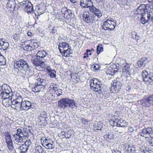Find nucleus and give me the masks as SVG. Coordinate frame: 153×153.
I'll return each mask as SVG.
<instances>
[{"label":"nucleus","mask_w":153,"mask_h":153,"mask_svg":"<svg viewBox=\"0 0 153 153\" xmlns=\"http://www.w3.org/2000/svg\"><path fill=\"white\" fill-rule=\"evenodd\" d=\"M47 113L45 111L42 112L41 114V116L40 117L39 119H41V117H42L44 119V120H45L47 118Z\"/></svg>","instance_id":"37998d69"},{"label":"nucleus","mask_w":153,"mask_h":153,"mask_svg":"<svg viewBox=\"0 0 153 153\" xmlns=\"http://www.w3.org/2000/svg\"><path fill=\"white\" fill-rule=\"evenodd\" d=\"M57 86H54V87L52 88V89H53V91H56L57 90V89L58 88Z\"/></svg>","instance_id":"69168bd1"},{"label":"nucleus","mask_w":153,"mask_h":153,"mask_svg":"<svg viewBox=\"0 0 153 153\" xmlns=\"http://www.w3.org/2000/svg\"><path fill=\"white\" fill-rule=\"evenodd\" d=\"M114 69H113L111 67L109 68L106 71V73L108 74H111V73H115V72H117Z\"/></svg>","instance_id":"e433bc0d"},{"label":"nucleus","mask_w":153,"mask_h":153,"mask_svg":"<svg viewBox=\"0 0 153 153\" xmlns=\"http://www.w3.org/2000/svg\"><path fill=\"white\" fill-rule=\"evenodd\" d=\"M141 151L144 153H149V151L147 150L146 149H143Z\"/></svg>","instance_id":"680f3d73"},{"label":"nucleus","mask_w":153,"mask_h":153,"mask_svg":"<svg viewBox=\"0 0 153 153\" xmlns=\"http://www.w3.org/2000/svg\"><path fill=\"white\" fill-rule=\"evenodd\" d=\"M55 92L56 93V94L58 96L61 95L62 94V90L59 88H57Z\"/></svg>","instance_id":"09e8293b"},{"label":"nucleus","mask_w":153,"mask_h":153,"mask_svg":"<svg viewBox=\"0 0 153 153\" xmlns=\"http://www.w3.org/2000/svg\"><path fill=\"white\" fill-rule=\"evenodd\" d=\"M148 144L150 146L153 147V138L148 141Z\"/></svg>","instance_id":"6e6d98bb"},{"label":"nucleus","mask_w":153,"mask_h":153,"mask_svg":"<svg viewBox=\"0 0 153 153\" xmlns=\"http://www.w3.org/2000/svg\"><path fill=\"white\" fill-rule=\"evenodd\" d=\"M115 27L114 24H112L111 21H109L108 19L104 22L102 25L103 28L105 30H113L115 28Z\"/></svg>","instance_id":"ddd939ff"},{"label":"nucleus","mask_w":153,"mask_h":153,"mask_svg":"<svg viewBox=\"0 0 153 153\" xmlns=\"http://www.w3.org/2000/svg\"><path fill=\"white\" fill-rule=\"evenodd\" d=\"M29 41V43L32 45L33 49H36L39 46L38 45L39 41L36 39H30Z\"/></svg>","instance_id":"a878e982"},{"label":"nucleus","mask_w":153,"mask_h":153,"mask_svg":"<svg viewBox=\"0 0 153 153\" xmlns=\"http://www.w3.org/2000/svg\"><path fill=\"white\" fill-rule=\"evenodd\" d=\"M140 104L143 106L149 107L153 106V95H152L147 98L142 99Z\"/></svg>","instance_id":"423d86ee"},{"label":"nucleus","mask_w":153,"mask_h":153,"mask_svg":"<svg viewBox=\"0 0 153 153\" xmlns=\"http://www.w3.org/2000/svg\"><path fill=\"white\" fill-rule=\"evenodd\" d=\"M41 140L43 146L48 149H53L55 147L53 141L48 137H42Z\"/></svg>","instance_id":"39448f33"},{"label":"nucleus","mask_w":153,"mask_h":153,"mask_svg":"<svg viewBox=\"0 0 153 153\" xmlns=\"http://www.w3.org/2000/svg\"><path fill=\"white\" fill-rule=\"evenodd\" d=\"M88 54L86 53H84V56L83 57L84 58H85L87 57H88Z\"/></svg>","instance_id":"0e129e2a"},{"label":"nucleus","mask_w":153,"mask_h":153,"mask_svg":"<svg viewBox=\"0 0 153 153\" xmlns=\"http://www.w3.org/2000/svg\"><path fill=\"white\" fill-rule=\"evenodd\" d=\"M8 86L7 84H3L1 86V91H5L6 89V88Z\"/></svg>","instance_id":"4d7b16f0"},{"label":"nucleus","mask_w":153,"mask_h":153,"mask_svg":"<svg viewBox=\"0 0 153 153\" xmlns=\"http://www.w3.org/2000/svg\"><path fill=\"white\" fill-rule=\"evenodd\" d=\"M5 58L2 55H0V65H4L6 64Z\"/></svg>","instance_id":"c9c22d12"},{"label":"nucleus","mask_w":153,"mask_h":153,"mask_svg":"<svg viewBox=\"0 0 153 153\" xmlns=\"http://www.w3.org/2000/svg\"><path fill=\"white\" fill-rule=\"evenodd\" d=\"M56 32V30L55 28V27H53V28L51 30V33L53 34H54Z\"/></svg>","instance_id":"13d9d810"},{"label":"nucleus","mask_w":153,"mask_h":153,"mask_svg":"<svg viewBox=\"0 0 153 153\" xmlns=\"http://www.w3.org/2000/svg\"><path fill=\"white\" fill-rule=\"evenodd\" d=\"M150 17L151 15L149 13H147L146 15H143L140 19L141 23L143 24H146L149 22Z\"/></svg>","instance_id":"4be33fe9"},{"label":"nucleus","mask_w":153,"mask_h":153,"mask_svg":"<svg viewBox=\"0 0 153 153\" xmlns=\"http://www.w3.org/2000/svg\"><path fill=\"white\" fill-rule=\"evenodd\" d=\"M125 120L120 117H118L115 120V121H114V124L116 123L117 127H124L126 126L125 124L126 123Z\"/></svg>","instance_id":"6ab92c4d"},{"label":"nucleus","mask_w":153,"mask_h":153,"mask_svg":"<svg viewBox=\"0 0 153 153\" xmlns=\"http://www.w3.org/2000/svg\"><path fill=\"white\" fill-rule=\"evenodd\" d=\"M135 13H136L140 14L141 16L143 15H146L147 13H148L146 7L144 4L140 5L137 9Z\"/></svg>","instance_id":"4468645a"},{"label":"nucleus","mask_w":153,"mask_h":153,"mask_svg":"<svg viewBox=\"0 0 153 153\" xmlns=\"http://www.w3.org/2000/svg\"><path fill=\"white\" fill-rule=\"evenodd\" d=\"M4 94H5V96H6V99L9 98L10 96V94H11L10 91L7 88L6 89L5 91H4Z\"/></svg>","instance_id":"c03bdc74"},{"label":"nucleus","mask_w":153,"mask_h":153,"mask_svg":"<svg viewBox=\"0 0 153 153\" xmlns=\"http://www.w3.org/2000/svg\"><path fill=\"white\" fill-rule=\"evenodd\" d=\"M93 4L91 0H80V4L82 8H89Z\"/></svg>","instance_id":"f3484780"},{"label":"nucleus","mask_w":153,"mask_h":153,"mask_svg":"<svg viewBox=\"0 0 153 153\" xmlns=\"http://www.w3.org/2000/svg\"><path fill=\"white\" fill-rule=\"evenodd\" d=\"M109 21H111V22L112 24H114L115 25H116V22H117L116 21H114V19H110L109 20Z\"/></svg>","instance_id":"bf43d9fd"},{"label":"nucleus","mask_w":153,"mask_h":153,"mask_svg":"<svg viewBox=\"0 0 153 153\" xmlns=\"http://www.w3.org/2000/svg\"><path fill=\"white\" fill-rule=\"evenodd\" d=\"M32 84H33L32 90L35 92H39L42 89H44L45 88V87H43L38 84V82H37L36 81L34 83H32Z\"/></svg>","instance_id":"aec40b11"},{"label":"nucleus","mask_w":153,"mask_h":153,"mask_svg":"<svg viewBox=\"0 0 153 153\" xmlns=\"http://www.w3.org/2000/svg\"><path fill=\"white\" fill-rule=\"evenodd\" d=\"M100 66L97 64H95L91 67V70L95 72H97L98 71Z\"/></svg>","instance_id":"72a5a7b5"},{"label":"nucleus","mask_w":153,"mask_h":153,"mask_svg":"<svg viewBox=\"0 0 153 153\" xmlns=\"http://www.w3.org/2000/svg\"><path fill=\"white\" fill-rule=\"evenodd\" d=\"M31 143L32 142L30 140H28L26 141L25 143L23 144L25 146H26L27 148H29V147L31 145Z\"/></svg>","instance_id":"49530a36"},{"label":"nucleus","mask_w":153,"mask_h":153,"mask_svg":"<svg viewBox=\"0 0 153 153\" xmlns=\"http://www.w3.org/2000/svg\"><path fill=\"white\" fill-rule=\"evenodd\" d=\"M148 129L147 128L143 129L141 132L140 133V135L142 137H145L146 136L148 135H149L150 136V134Z\"/></svg>","instance_id":"7c9ffc66"},{"label":"nucleus","mask_w":153,"mask_h":153,"mask_svg":"<svg viewBox=\"0 0 153 153\" xmlns=\"http://www.w3.org/2000/svg\"><path fill=\"white\" fill-rule=\"evenodd\" d=\"M22 106L23 107L22 110L27 111L30 109H33V106L31 102L28 100H24L22 102Z\"/></svg>","instance_id":"dca6fc26"},{"label":"nucleus","mask_w":153,"mask_h":153,"mask_svg":"<svg viewBox=\"0 0 153 153\" xmlns=\"http://www.w3.org/2000/svg\"><path fill=\"white\" fill-rule=\"evenodd\" d=\"M0 99H6L3 91H1L0 89Z\"/></svg>","instance_id":"de8ad7c7"},{"label":"nucleus","mask_w":153,"mask_h":153,"mask_svg":"<svg viewBox=\"0 0 153 153\" xmlns=\"http://www.w3.org/2000/svg\"><path fill=\"white\" fill-rule=\"evenodd\" d=\"M142 75L144 82L149 83L153 81V74L150 73L149 74L146 71L144 70L143 71Z\"/></svg>","instance_id":"f8f14e48"},{"label":"nucleus","mask_w":153,"mask_h":153,"mask_svg":"<svg viewBox=\"0 0 153 153\" xmlns=\"http://www.w3.org/2000/svg\"><path fill=\"white\" fill-rule=\"evenodd\" d=\"M45 149L41 146H38L36 147L34 153H42L45 152Z\"/></svg>","instance_id":"473e14b6"},{"label":"nucleus","mask_w":153,"mask_h":153,"mask_svg":"<svg viewBox=\"0 0 153 153\" xmlns=\"http://www.w3.org/2000/svg\"><path fill=\"white\" fill-rule=\"evenodd\" d=\"M56 71L54 70H51L49 71V74L52 78L55 77Z\"/></svg>","instance_id":"a19ab883"},{"label":"nucleus","mask_w":153,"mask_h":153,"mask_svg":"<svg viewBox=\"0 0 153 153\" xmlns=\"http://www.w3.org/2000/svg\"><path fill=\"white\" fill-rule=\"evenodd\" d=\"M105 137H106L107 140L109 141L110 140L113 138V137L110 136V134H108L105 136Z\"/></svg>","instance_id":"5fc2aeb1"},{"label":"nucleus","mask_w":153,"mask_h":153,"mask_svg":"<svg viewBox=\"0 0 153 153\" xmlns=\"http://www.w3.org/2000/svg\"><path fill=\"white\" fill-rule=\"evenodd\" d=\"M12 106L13 108H15L18 111H22L23 107L22 106V103L17 102L15 101H12Z\"/></svg>","instance_id":"b1692460"},{"label":"nucleus","mask_w":153,"mask_h":153,"mask_svg":"<svg viewBox=\"0 0 153 153\" xmlns=\"http://www.w3.org/2000/svg\"><path fill=\"white\" fill-rule=\"evenodd\" d=\"M25 48H26V50H28V51H31L32 49H33L32 45L31 46L29 44L26 46Z\"/></svg>","instance_id":"864d4df0"},{"label":"nucleus","mask_w":153,"mask_h":153,"mask_svg":"<svg viewBox=\"0 0 153 153\" xmlns=\"http://www.w3.org/2000/svg\"><path fill=\"white\" fill-rule=\"evenodd\" d=\"M80 120L82 121V123L84 125H85L88 123V121L84 118H80Z\"/></svg>","instance_id":"603ef678"},{"label":"nucleus","mask_w":153,"mask_h":153,"mask_svg":"<svg viewBox=\"0 0 153 153\" xmlns=\"http://www.w3.org/2000/svg\"><path fill=\"white\" fill-rule=\"evenodd\" d=\"M27 36L30 37H31L33 35V34L31 32H28L27 33Z\"/></svg>","instance_id":"052dcab7"},{"label":"nucleus","mask_w":153,"mask_h":153,"mask_svg":"<svg viewBox=\"0 0 153 153\" xmlns=\"http://www.w3.org/2000/svg\"><path fill=\"white\" fill-rule=\"evenodd\" d=\"M16 5V3L15 0H8V2H7V6L9 7L10 10L13 11Z\"/></svg>","instance_id":"393cba45"},{"label":"nucleus","mask_w":153,"mask_h":153,"mask_svg":"<svg viewBox=\"0 0 153 153\" xmlns=\"http://www.w3.org/2000/svg\"><path fill=\"white\" fill-rule=\"evenodd\" d=\"M124 66V68L123 69L122 75L127 78L130 75V66L129 64H126Z\"/></svg>","instance_id":"a211bd4d"},{"label":"nucleus","mask_w":153,"mask_h":153,"mask_svg":"<svg viewBox=\"0 0 153 153\" xmlns=\"http://www.w3.org/2000/svg\"><path fill=\"white\" fill-rule=\"evenodd\" d=\"M83 19L85 22L89 24L95 23L97 20L95 19L94 15L90 14L89 13L83 14Z\"/></svg>","instance_id":"0eeeda50"},{"label":"nucleus","mask_w":153,"mask_h":153,"mask_svg":"<svg viewBox=\"0 0 153 153\" xmlns=\"http://www.w3.org/2000/svg\"><path fill=\"white\" fill-rule=\"evenodd\" d=\"M45 59H42L37 56L32 60V63L35 66H40L41 68H44L47 67V65L45 63Z\"/></svg>","instance_id":"9b49d317"},{"label":"nucleus","mask_w":153,"mask_h":153,"mask_svg":"<svg viewBox=\"0 0 153 153\" xmlns=\"http://www.w3.org/2000/svg\"><path fill=\"white\" fill-rule=\"evenodd\" d=\"M6 143L9 149L10 150L12 151L13 149L14 148L12 140L7 142Z\"/></svg>","instance_id":"ea45409f"},{"label":"nucleus","mask_w":153,"mask_h":153,"mask_svg":"<svg viewBox=\"0 0 153 153\" xmlns=\"http://www.w3.org/2000/svg\"><path fill=\"white\" fill-rule=\"evenodd\" d=\"M147 128L150 134V137H152V135L153 134V128L150 127H147Z\"/></svg>","instance_id":"3c124183"},{"label":"nucleus","mask_w":153,"mask_h":153,"mask_svg":"<svg viewBox=\"0 0 153 153\" xmlns=\"http://www.w3.org/2000/svg\"><path fill=\"white\" fill-rule=\"evenodd\" d=\"M54 86H57V85L56 84H53L52 85H51L50 86V87L52 89L54 87Z\"/></svg>","instance_id":"e2e57ef3"},{"label":"nucleus","mask_w":153,"mask_h":153,"mask_svg":"<svg viewBox=\"0 0 153 153\" xmlns=\"http://www.w3.org/2000/svg\"><path fill=\"white\" fill-rule=\"evenodd\" d=\"M131 34H132L133 35H134V36H132V38L136 40L137 41V40L139 38V36L137 35V34L136 32L134 31H132L131 33Z\"/></svg>","instance_id":"79ce46f5"},{"label":"nucleus","mask_w":153,"mask_h":153,"mask_svg":"<svg viewBox=\"0 0 153 153\" xmlns=\"http://www.w3.org/2000/svg\"><path fill=\"white\" fill-rule=\"evenodd\" d=\"M71 49L70 48H68L67 49L65 50V49H63V51H62V54L65 57H68L69 56L70 53H69L68 52H67V51H71Z\"/></svg>","instance_id":"4c0bfd02"},{"label":"nucleus","mask_w":153,"mask_h":153,"mask_svg":"<svg viewBox=\"0 0 153 153\" xmlns=\"http://www.w3.org/2000/svg\"><path fill=\"white\" fill-rule=\"evenodd\" d=\"M3 39H0V49L5 51L7 49L9 46V44L7 42L3 41Z\"/></svg>","instance_id":"5701e85b"},{"label":"nucleus","mask_w":153,"mask_h":153,"mask_svg":"<svg viewBox=\"0 0 153 153\" xmlns=\"http://www.w3.org/2000/svg\"><path fill=\"white\" fill-rule=\"evenodd\" d=\"M12 99L13 100L12 101H15L17 102L22 103L23 101L22 97L19 94L15 96H13L12 97Z\"/></svg>","instance_id":"cd10ccee"},{"label":"nucleus","mask_w":153,"mask_h":153,"mask_svg":"<svg viewBox=\"0 0 153 153\" xmlns=\"http://www.w3.org/2000/svg\"><path fill=\"white\" fill-rule=\"evenodd\" d=\"M122 81L120 78H117L114 80L113 86L111 87L112 89L114 90L115 93H118L121 89L122 85Z\"/></svg>","instance_id":"9d476101"},{"label":"nucleus","mask_w":153,"mask_h":153,"mask_svg":"<svg viewBox=\"0 0 153 153\" xmlns=\"http://www.w3.org/2000/svg\"><path fill=\"white\" fill-rule=\"evenodd\" d=\"M59 48H62L64 49H66L67 48H71V47L69 46V45L68 43L65 42H60L59 45Z\"/></svg>","instance_id":"2f4dec72"},{"label":"nucleus","mask_w":153,"mask_h":153,"mask_svg":"<svg viewBox=\"0 0 153 153\" xmlns=\"http://www.w3.org/2000/svg\"><path fill=\"white\" fill-rule=\"evenodd\" d=\"M97 52L98 55L103 51V48L102 45H99L97 46Z\"/></svg>","instance_id":"58836bf2"},{"label":"nucleus","mask_w":153,"mask_h":153,"mask_svg":"<svg viewBox=\"0 0 153 153\" xmlns=\"http://www.w3.org/2000/svg\"><path fill=\"white\" fill-rule=\"evenodd\" d=\"M102 125L100 123H98L96 126L95 128L97 130H101L102 128Z\"/></svg>","instance_id":"a18cd8bd"},{"label":"nucleus","mask_w":153,"mask_h":153,"mask_svg":"<svg viewBox=\"0 0 153 153\" xmlns=\"http://www.w3.org/2000/svg\"><path fill=\"white\" fill-rule=\"evenodd\" d=\"M31 134V131L29 129L19 128L17 129L16 133L13 135V137L16 142L22 143L25 140L28 139Z\"/></svg>","instance_id":"f257e3e1"},{"label":"nucleus","mask_w":153,"mask_h":153,"mask_svg":"<svg viewBox=\"0 0 153 153\" xmlns=\"http://www.w3.org/2000/svg\"><path fill=\"white\" fill-rule=\"evenodd\" d=\"M65 131H62L61 132V135H63V136H65Z\"/></svg>","instance_id":"338daca9"},{"label":"nucleus","mask_w":153,"mask_h":153,"mask_svg":"<svg viewBox=\"0 0 153 153\" xmlns=\"http://www.w3.org/2000/svg\"><path fill=\"white\" fill-rule=\"evenodd\" d=\"M47 54L46 52L44 50H41L39 51L38 52L36 56L41 58L42 59H45L44 58L45 57Z\"/></svg>","instance_id":"c85d7f7f"},{"label":"nucleus","mask_w":153,"mask_h":153,"mask_svg":"<svg viewBox=\"0 0 153 153\" xmlns=\"http://www.w3.org/2000/svg\"><path fill=\"white\" fill-rule=\"evenodd\" d=\"M58 106L60 108L63 109L71 108L73 109L74 107H76V102L73 100L69 98H62L58 101Z\"/></svg>","instance_id":"7ed1b4c3"},{"label":"nucleus","mask_w":153,"mask_h":153,"mask_svg":"<svg viewBox=\"0 0 153 153\" xmlns=\"http://www.w3.org/2000/svg\"><path fill=\"white\" fill-rule=\"evenodd\" d=\"M128 153H137L134 146H128L127 149Z\"/></svg>","instance_id":"c756f323"},{"label":"nucleus","mask_w":153,"mask_h":153,"mask_svg":"<svg viewBox=\"0 0 153 153\" xmlns=\"http://www.w3.org/2000/svg\"><path fill=\"white\" fill-rule=\"evenodd\" d=\"M89 10L91 13L95 15L98 18H100L102 16V14L99 9L96 8L95 6H91L89 8Z\"/></svg>","instance_id":"2eb2a0df"},{"label":"nucleus","mask_w":153,"mask_h":153,"mask_svg":"<svg viewBox=\"0 0 153 153\" xmlns=\"http://www.w3.org/2000/svg\"><path fill=\"white\" fill-rule=\"evenodd\" d=\"M5 137L6 143L12 141L11 136L10 135H5Z\"/></svg>","instance_id":"8fccbe9b"},{"label":"nucleus","mask_w":153,"mask_h":153,"mask_svg":"<svg viewBox=\"0 0 153 153\" xmlns=\"http://www.w3.org/2000/svg\"><path fill=\"white\" fill-rule=\"evenodd\" d=\"M22 6L24 7V10L29 14L33 12V8L32 3L28 1H23L22 2Z\"/></svg>","instance_id":"6e6552de"},{"label":"nucleus","mask_w":153,"mask_h":153,"mask_svg":"<svg viewBox=\"0 0 153 153\" xmlns=\"http://www.w3.org/2000/svg\"><path fill=\"white\" fill-rule=\"evenodd\" d=\"M62 14H64V17L65 18L69 19L72 16L71 11L70 10H67L66 8L62 9L61 11Z\"/></svg>","instance_id":"412c9836"},{"label":"nucleus","mask_w":153,"mask_h":153,"mask_svg":"<svg viewBox=\"0 0 153 153\" xmlns=\"http://www.w3.org/2000/svg\"><path fill=\"white\" fill-rule=\"evenodd\" d=\"M147 61L145 58H142L140 59L137 62V65L139 68H143L145 67L146 65Z\"/></svg>","instance_id":"bb28decb"},{"label":"nucleus","mask_w":153,"mask_h":153,"mask_svg":"<svg viewBox=\"0 0 153 153\" xmlns=\"http://www.w3.org/2000/svg\"><path fill=\"white\" fill-rule=\"evenodd\" d=\"M13 69L17 71L18 73L23 70L30 69V66L27 62L23 59H17L14 61Z\"/></svg>","instance_id":"f03ea898"},{"label":"nucleus","mask_w":153,"mask_h":153,"mask_svg":"<svg viewBox=\"0 0 153 153\" xmlns=\"http://www.w3.org/2000/svg\"><path fill=\"white\" fill-rule=\"evenodd\" d=\"M129 130L131 132H133L134 131V130L132 127H131L129 128Z\"/></svg>","instance_id":"774afa93"},{"label":"nucleus","mask_w":153,"mask_h":153,"mask_svg":"<svg viewBox=\"0 0 153 153\" xmlns=\"http://www.w3.org/2000/svg\"><path fill=\"white\" fill-rule=\"evenodd\" d=\"M38 75L37 76H30L28 78V81L29 82V83L30 82L32 83V79H34L37 82H38V84L41 85L42 86L45 87L46 85L47 82L44 79H41L38 77Z\"/></svg>","instance_id":"1a4fd4ad"},{"label":"nucleus","mask_w":153,"mask_h":153,"mask_svg":"<svg viewBox=\"0 0 153 153\" xmlns=\"http://www.w3.org/2000/svg\"><path fill=\"white\" fill-rule=\"evenodd\" d=\"M90 85L91 89L97 92L101 91L104 86L102 82L97 79H91Z\"/></svg>","instance_id":"20e7f679"},{"label":"nucleus","mask_w":153,"mask_h":153,"mask_svg":"<svg viewBox=\"0 0 153 153\" xmlns=\"http://www.w3.org/2000/svg\"><path fill=\"white\" fill-rule=\"evenodd\" d=\"M19 149H20L21 152L25 153L27 151L28 148H27L26 146H25L24 144H22L19 146Z\"/></svg>","instance_id":"f704fd0d"}]
</instances>
